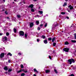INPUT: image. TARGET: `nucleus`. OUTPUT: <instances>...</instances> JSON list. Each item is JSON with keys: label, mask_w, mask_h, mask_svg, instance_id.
Masks as SVG:
<instances>
[{"label": "nucleus", "mask_w": 76, "mask_h": 76, "mask_svg": "<svg viewBox=\"0 0 76 76\" xmlns=\"http://www.w3.org/2000/svg\"><path fill=\"white\" fill-rule=\"evenodd\" d=\"M68 62L70 63V64H71L72 63V62L75 63V60L73 59H70L68 60Z\"/></svg>", "instance_id": "obj_1"}, {"label": "nucleus", "mask_w": 76, "mask_h": 76, "mask_svg": "<svg viewBox=\"0 0 76 76\" xmlns=\"http://www.w3.org/2000/svg\"><path fill=\"white\" fill-rule=\"evenodd\" d=\"M19 35L21 36H23L24 35V32L22 31H21L19 32Z\"/></svg>", "instance_id": "obj_2"}, {"label": "nucleus", "mask_w": 76, "mask_h": 76, "mask_svg": "<svg viewBox=\"0 0 76 76\" xmlns=\"http://www.w3.org/2000/svg\"><path fill=\"white\" fill-rule=\"evenodd\" d=\"M7 38L6 36H5L3 38L2 41L4 42V41H7Z\"/></svg>", "instance_id": "obj_3"}, {"label": "nucleus", "mask_w": 76, "mask_h": 76, "mask_svg": "<svg viewBox=\"0 0 76 76\" xmlns=\"http://www.w3.org/2000/svg\"><path fill=\"white\" fill-rule=\"evenodd\" d=\"M64 51H65V52H69V49L68 48H65L63 49Z\"/></svg>", "instance_id": "obj_4"}, {"label": "nucleus", "mask_w": 76, "mask_h": 76, "mask_svg": "<svg viewBox=\"0 0 76 76\" xmlns=\"http://www.w3.org/2000/svg\"><path fill=\"white\" fill-rule=\"evenodd\" d=\"M4 53H2L0 55L1 58H3L4 57Z\"/></svg>", "instance_id": "obj_5"}, {"label": "nucleus", "mask_w": 76, "mask_h": 76, "mask_svg": "<svg viewBox=\"0 0 76 76\" xmlns=\"http://www.w3.org/2000/svg\"><path fill=\"white\" fill-rule=\"evenodd\" d=\"M68 7L70 8V10H72L73 9V7L72 6H71V5H70L69 6H68Z\"/></svg>", "instance_id": "obj_6"}, {"label": "nucleus", "mask_w": 76, "mask_h": 76, "mask_svg": "<svg viewBox=\"0 0 76 76\" xmlns=\"http://www.w3.org/2000/svg\"><path fill=\"white\" fill-rule=\"evenodd\" d=\"M34 25V23H31L30 24V27H32Z\"/></svg>", "instance_id": "obj_7"}, {"label": "nucleus", "mask_w": 76, "mask_h": 76, "mask_svg": "<svg viewBox=\"0 0 76 76\" xmlns=\"http://www.w3.org/2000/svg\"><path fill=\"white\" fill-rule=\"evenodd\" d=\"M4 69L6 71H7V70H8V68H7V66H5V67H4Z\"/></svg>", "instance_id": "obj_8"}, {"label": "nucleus", "mask_w": 76, "mask_h": 76, "mask_svg": "<svg viewBox=\"0 0 76 76\" xmlns=\"http://www.w3.org/2000/svg\"><path fill=\"white\" fill-rule=\"evenodd\" d=\"M46 73H50V70L48 69H47L46 70Z\"/></svg>", "instance_id": "obj_9"}, {"label": "nucleus", "mask_w": 76, "mask_h": 76, "mask_svg": "<svg viewBox=\"0 0 76 76\" xmlns=\"http://www.w3.org/2000/svg\"><path fill=\"white\" fill-rule=\"evenodd\" d=\"M34 5L33 4H31L29 6V7H31V9H32V8L33 7Z\"/></svg>", "instance_id": "obj_10"}, {"label": "nucleus", "mask_w": 76, "mask_h": 76, "mask_svg": "<svg viewBox=\"0 0 76 76\" xmlns=\"http://www.w3.org/2000/svg\"><path fill=\"white\" fill-rule=\"evenodd\" d=\"M55 40H56V37H53L52 40V42H54V41H55Z\"/></svg>", "instance_id": "obj_11"}, {"label": "nucleus", "mask_w": 76, "mask_h": 76, "mask_svg": "<svg viewBox=\"0 0 76 76\" xmlns=\"http://www.w3.org/2000/svg\"><path fill=\"white\" fill-rule=\"evenodd\" d=\"M44 43L45 44H47L48 43V42H47V40H45L44 41Z\"/></svg>", "instance_id": "obj_12"}, {"label": "nucleus", "mask_w": 76, "mask_h": 76, "mask_svg": "<svg viewBox=\"0 0 76 76\" xmlns=\"http://www.w3.org/2000/svg\"><path fill=\"white\" fill-rule=\"evenodd\" d=\"M13 31L14 33H16V31H17V30L16 29V28H14Z\"/></svg>", "instance_id": "obj_13"}, {"label": "nucleus", "mask_w": 76, "mask_h": 76, "mask_svg": "<svg viewBox=\"0 0 76 76\" xmlns=\"http://www.w3.org/2000/svg\"><path fill=\"white\" fill-rule=\"evenodd\" d=\"M7 56H12V54L10 53H8L7 54Z\"/></svg>", "instance_id": "obj_14"}, {"label": "nucleus", "mask_w": 76, "mask_h": 76, "mask_svg": "<svg viewBox=\"0 0 76 76\" xmlns=\"http://www.w3.org/2000/svg\"><path fill=\"white\" fill-rule=\"evenodd\" d=\"M34 72H36L37 73H38V71L37 70V69H34Z\"/></svg>", "instance_id": "obj_15"}, {"label": "nucleus", "mask_w": 76, "mask_h": 76, "mask_svg": "<svg viewBox=\"0 0 76 76\" xmlns=\"http://www.w3.org/2000/svg\"><path fill=\"white\" fill-rule=\"evenodd\" d=\"M38 12L39 13H40V14H42V13H43V12H42V11H38Z\"/></svg>", "instance_id": "obj_16"}, {"label": "nucleus", "mask_w": 76, "mask_h": 76, "mask_svg": "<svg viewBox=\"0 0 76 76\" xmlns=\"http://www.w3.org/2000/svg\"><path fill=\"white\" fill-rule=\"evenodd\" d=\"M41 37L42 38H43V39H45V36H42Z\"/></svg>", "instance_id": "obj_17"}, {"label": "nucleus", "mask_w": 76, "mask_h": 76, "mask_svg": "<svg viewBox=\"0 0 76 76\" xmlns=\"http://www.w3.org/2000/svg\"><path fill=\"white\" fill-rule=\"evenodd\" d=\"M66 5H67V3L66 2H65V3H64V4L63 5V6L64 7V6H66Z\"/></svg>", "instance_id": "obj_18"}, {"label": "nucleus", "mask_w": 76, "mask_h": 76, "mask_svg": "<svg viewBox=\"0 0 76 76\" xmlns=\"http://www.w3.org/2000/svg\"><path fill=\"white\" fill-rule=\"evenodd\" d=\"M31 11L32 12H34L35 11V10L34 9H31Z\"/></svg>", "instance_id": "obj_19"}, {"label": "nucleus", "mask_w": 76, "mask_h": 76, "mask_svg": "<svg viewBox=\"0 0 76 76\" xmlns=\"http://www.w3.org/2000/svg\"><path fill=\"white\" fill-rule=\"evenodd\" d=\"M25 37L26 38H27V36H28V34L27 33H26L25 34Z\"/></svg>", "instance_id": "obj_20"}, {"label": "nucleus", "mask_w": 76, "mask_h": 76, "mask_svg": "<svg viewBox=\"0 0 76 76\" xmlns=\"http://www.w3.org/2000/svg\"><path fill=\"white\" fill-rule=\"evenodd\" d=\"M71 41L72 42H76V41L75 40H72Z\"/></svg>", "instance_id": "obj_21"}, {"label": "nucleus", "mask_w": 76, "mask_h": 76, "mask_svg": "<svg viewBox=\"0 0 76 76\" xmlns=\"http://www.w3.org/2000/svg\"><path fill=\"white\" fill-rule=\"evenodd\" d=\"M53 45L54 47H55L56 45V43H53Z\"/></svg>", "instance_id": "obj_22"}, {"label": "nucleus", "mask_w": 76, "mask_h": 76, "mask_svg": "<svg viewBox=\"0 0 76 76\" xmlns=\"http://www.w3.org/2000/svg\"><path fill=\"white\" fill-rule=\"evenodd\" d=\"M36 23L37 25H38L39 23V21H37L36 22Z\"/></svg>", "instance_id": "obj_23"}, {"label": "nucleus", "mask_w": 76, "mask_h": 76, "mask_svg": "<svg viewBox=\"0 0 76 76\" xmlns=\"http://www.w3.org/2000/svg\"><path fill=\"white\" fill-rule=\"evenodd\" d=\"M20 72H22V70H21V69H20V70L18 71L17 72L18 73H20Z\"/></svg>", "instance_id": "obj_24"}, {"label": "nucleus", "mask_w": 76, "mask_h": 76, "mask_svg": "<svg viewBox=\"0 0 76 76\" xmlns=\"http://www.w3.org/2000/svg\"><path fill=\"white\" fill-rule=\"evenodd\" d=\"M17 16L18 18H20L21 17L20 15H17Z\"/></svg>", "instance_id": "obj_25"}, {"label": "nucleus", "mask_w": 76, "mask_h": 76, "mask_svg": "<svg viewBox=\"0 0 76 76\" xmlns=\"http://www.w3.org/2000/svg\"><path fill=\"white\" fill-rule=\"evenodd\" d=\"M65 45H67V44H69V42H65Z\"/></svg>", "instance_id": "obj_26"}, {"label": "nucleus", "mask_w": 76, "mask_h": 76, "mask_svg": "<svg viewBox=\"0 0 76 76\" xmlns=\"http://www.w3.org/2000/svg\"><path fill=\"white\" fill-rule=\"evenodd\" d=\"M6 35L7 36H9V33L8 32H7L6 33Z\"/></svg>", "instance_id": "obj_27"}, {"label": "nucleus", "mask_w": 76, "mask_h": 76, "mask_svg": "<svg viewBox=\"0 0 76 76\" xmlns=\"http://www.w3.org/2000/svg\"><path fill=\"white\" fill-rule=\"evenodd\" d=\"M66 13H65V12H61V14L62 15H64V14H65Z\"/></svg>", "instance_id": "obj_28"}, {"label": "nucleus", "mask_w": 76, "mask_h": 76, "mask_svg": "<svg viewBox=\"0 0 76 76\" xmlns=\"http://www.w3.org/2000/svg\"><path fill=\"white\" fill-rule=\"evenodd\" d=\"M74 38L75 39H76V34H74Z\"/></svg>", "instance_id": "obj_29"}, {"label": "nucleus", "mask_w": 76, "mask_h": 76, "mask_svg": "<svg viewBox=\"0 0 76 76\" xmlns=\"http://www.w3.org/2000/svg\"><path fill=\"white\" fill-rule=\"evenodd\" d=\"M51 38H49L48 39V40L49 41H51Z\"/></svg>", "instance_id": "obj_30"}, {"label": "nucleus", "mask_w": 76, "mask_h": 76, "mask_svg": "<svg viewBox=\"0 0 76 76\" xmlns=\"http://www.w3.org/2000/svg\"><path fill=\"white\" fill-rule=\"evenodd\" d=\"M21 68H23V64L21 65Z\"/></svg>", "instance_id": "obj_31"}, {"label": "nucleus", "mask_w": 76, "mask_h": 76, "mask_svg": "<svg viewBox=\"0 0 76 76\" xmlns=\"http://www.w3.org/2000/svg\"><path fill=\"white\" fill-rule=\"evenodd\" d=\"M25 76L24 73H22L21 75V76Z\"/></svg>", "instance_id": "obj_32"}, {"label": "nucleus", "mask_w": 76, "mask_h": 76, "mask_svg": "<svg viewBox=\"0 0 76 76\" xmlns=\"http://www.w3.org/2000/svg\"><path fill=\"white\" fill-rule=\"evenodd\" d=\"M11 71H12V69H9L8 72H11Z\"/></svg>", "instance_id": "obj_33"}, {"label": "nucleus", "mask_w": 76, "mask_h": 76, "mask_svg": "<svg viewBox=\"0 0 76 76\" xmlns=\"http://www.w3.org/2000/svg\"><path fill=\"white\" fill-rule=\"evenodd\" d=\"M24 72L25 73H27V72H28V71L25 69L24 71Z\"/></svg>", "instance_id": "obj_34"}, {"label": "nucleus", "mask_w": 76, "mask_h": 76, "mask_svg": "<svg viewBox=\"0 0 76 76\" xmlns=\"http://www.w3.org/2000/svg\"><path fill=\"white\" fill-rule=\"evenodd\" d=\"M54 71L56 73H57V71L56 69H54Z\"/></svg>", "instance_id": "obj_35"}, {"label": "nucleus", "mask_w": 76, "mask_h": 76, "mask_svg": "<svg viewBox=\"0 0 76 76\" xmlns=\"http://www.w3.org/2000/svg\"><path fill=\"white\" fill-rule=\"evenodd\" d=\"M40 29H41V28H40L38 27L37 30H38V31H39V30H40Z\"/></svg>", "instance_id": "obj_36"}, {"label": "nucleus", "mask_w": 76, "mask_h": 76, "mask_svg": "<svg viewBox=\"0 0 76 76\" xmlns=\"http://www.w3.org/2000/svg\"><path fill=\"white\" fill-rule=\"evenodd\" d=\"M22 54L21 53H18V55H19V56H21Z\"/></svg>", "instance_id": "obj_37"}, {"label": "nucleus", "mask_w": 76, "mask_h": 76, "mask_svg": "<svg viewBox=\"0 0 76 76\" xmlns=\"http://www.w3.org/2000/svg\"><path fill=\"white\" fill-rule=\"evenodd\" d=\"M47 26V23H46V24L45 25V27H46Z\"/></svg>", "instance_id": "obj_38"}, {"label": "nucleus", "mask_w": 76, "mask_h": 76, "mask_svg": "<svg viewBox=\"0 0 76 76\" xmlns=\"http://www.w3.org/2000/svg\"><path fill=\"white\" fill-rule=\"evenodd\" d=\"M69 76H75V75H73V74H71L70 75H69Z\"/></svg>", "instance_id": "obj_39"}, {"label": "nucleus", "mask_w": 76, "mask_h": 76, "mask_svg": "<svg viewBox=\"0 0 76 76\" xmlns=\"http://www.w3.org/2000/svg\"><path fill=\"white\" fill-rule=\"evenodd\" d=\"M37 42H39V39H37Z\"/></svg>", "instance_id": "obj_40"}, {"label": "nucleus", "mask_w": 76, "mask_h": 76, "mask_svg": "<svg viewBox=\"0 0 76 76\" xmlns=\"http://www.w3.org/2000/svg\"><path fill=\"white\" fill-rule=\"evenodd\" d=\"M49 58H50V59H51V57L50 56H49Z\"/></svg>", "instance_id": "obj_41"}, {"label": "nucleus", "mask_w": 76, "mask_h": 76, "mask_svg": "<svg viewBox=\"0 0 76 76\" xmlns=\"http://www.w3.org/2000/svg\"><path fill=\"white\" fill-rule=\"evenodd\" d=\"M66 18H67V19H69V18L68 16H66Z\"/></svg>", "instance_id": "obj_42"}, {"label": "nucleus", "mask_w": 76, "mask_h": 76, "mask_svg": "<svg viewBox=\"0 0 76 76\" xmlns=\"http://www.w3.org/2000/svg\"><path fill=\"white\" fill-rule=\"evenodd\" d=\"M5 13L6 14V15H7V14H8V13L7 12H5Z\"/></svg>", "instance_id": "obj_43"}, {"label": "nucleus", "mask_w": 76, "mask_h": 76, "mask_svg": "<svg viewBox=\"0 0 76 76\" xmlns=\"http://www.w3.org/2000/svg\"><path fill=\"white\" fill-rule=\"evenodd\" d=\"M43 26V24H40V26H41V27L42 26Z\"/></svg>", "instance_id": "obj_44"}, {"label": "nucleus", "mask_w": 76, "mask_h": 76, "mask_svg": "<svg viewBox=\"0 0 76 76\" xmlns=\"http://www.w3.org/2000/svg\"><path fill=\"white\" fill-rule=\"evenodd\" d=\"M21 72H22V71L24 72L25 71V69H21Z\"/></svg>", "instance_id": "obj_45"}, {"label": "nucleus", "mask_w": 76, "mask_h": 76, "mask_svg": "<svg viewBox=\"0 0 76 76\" xmlns=\"http://www.w3.org/2000/svg\"><path fill=\"white\" fill-rule=\"evenodd\" d=\"M8 63H10V62H11L10 60H9L8 61Z\"/></svg>", "instance_id": "obj_46"}, {"label": "nucleus", "mask_w": 76, "mask_h": 76, "mask_svg": "<svg viewBox=\"0 0 76 76\" xmlns=\"http://www.w3.org/2000/svg\"><path fill=\"white\" fill-rule=\"evenodd\" d=\"M2 35H3V34L0 33V36Z\"/></svg>", "instance_id": "obj_47"}, {"label": "nucleus", "mask_w": 76, "mask_h": 76, "mask_svg": "<svg viewBox=\"0 0 76 76\" xmlns=\"http://www.w3.org/2000/svg\"><path fill=\"white\" fill-rule=\"evenodd\" d=\"M5 73L6 74H7V72H5Z\"/></svg>", "instance_id": "obj_48"}, {"label": "nucleus", "mask_w": 76, "mask_h": 76, "mask_svg": "<svg viewBox=\"0 0 76 76\" xmlns=\"http://www.w3.org/2000/svg\"><path fill=\"white\" fill-rule=\"evenodd\" d=\"M34 1H37V0H33Z\"/></svg>", "instance_id": "obj_49"}, {"label": "nucleus", "mask_w": 76, "mask_h": 76, "mask_svg": "<svg viewBox=\"0 0 76 76\" xmlns=\"http://www.w3.org/2000/svg\"><path fill=\"white\" fill-rule=\"evenodd\" d=\"M36 75H35V74H34V76H36Z\"/></svg>", "instance_id": "obj_50"}, {"label": "nucleus", "mask_w": 76, "mask_h": 76, "mask_svg": "<svg viewBox=\"0 0 76 76\" xmlns=\"http://www.w3.org/2000/svg\"><path fill=\"white\" fill-rule=\"evenodd\" d=\"M68 12H70V11L69 10H68Z\"/></svg>", "instance_id": "obj_51"}, {"label": "nucleus", "mask_w": 76, "mask_h": 76, "mask_svg": "<svg viewBox=\"0 0 76 76\" xmlns=\"http://www.w3.org/2000/svg\"><path fill=\"white\" fill-rule=\"evenodd\" d=\"M14 1H16V0H14Z\"/></svg>", "instance_id": "obj_52"}, {"label": "nucleus", "mask_w": 76, "mask_h": 76, "mask_svg": "<svg viewBox=\"0 0 76 76\" xmlns=\"http://www.w3.org/2000/svg\"><path fill=\"white\" fill-rule=\"evenodd\" d=\"M69 0H65V1H68Z\"/></svg>", "instance_id": "obj_53"}, {"label": "nucleus", "mask_w": 76, "mask_h": 76, "mask_svg": "<svg viewBox=\"0 0 76 76\" xmlns=\"http://www.w3.org/2000/svg\"><path fill=\"white\" fill-rule=\"evenodd\" d=\"M4 1V2H5V0H3Z\"/></svg>", "instance_id": "obj_54"}, {"label": "nucleus", "mask_w": 76, "mask_h": 76, "mask_svg": "<svg viewBox=\"0 0 76 76\" xmlns=\"http://www.w3.org/2000/svg\"><path fill=\"white\" fill-rule=\"evenodd\" d=\"M37 16H39V15H37Z\"/></svg>", "instance_id": "obj_55"}, {"label": "nucleus", "mask_w": 76, "mask_h": 76, "mask_svg": "<svg viewBox=\"0 0 76 76\" xmlns=\"http://www.w3.org/2000/svg\"><path fill=\"white\" fill-rule=\"evenodd\" d=\"M40 8V7H39V9Z\"/></svg>", "instance_id": "obj_56"}, {"label": "nucleus", "mask_w": 76, "mask_h": 76, "mask_svg": "<svg viewBox=\"0 0 76 76\" xmlns=\"http://www.w3.org/2000/svg\"><path fill=\"white\" fill-rule=\"evenodd\" d=\"M7 19H9V17H7Z\"/></svg>", "instance_id": "obj_57"}, {"label": "nucleus", "mask_w": 76, "mask_h": 76, "mask_svg": "<svg viewBox=\"0 0 76 76\" xmlns=\"http://www.w3.org/2000/svg\"><path fill=\"white\" fill-rule=\"evenodd\" d=\"M13 3H14V2H13Z\"/></svg>", "instance_id": "obj_58"}]
</instances>
